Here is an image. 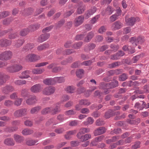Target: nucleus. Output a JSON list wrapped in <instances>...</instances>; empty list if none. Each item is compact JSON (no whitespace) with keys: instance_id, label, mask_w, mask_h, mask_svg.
Returning <instances> with one entry per match:
<instances>
[{"instance_id":"26","label":"nucleus","mask_w":149,"mask_h":149,"mask_svg":"<svg viewBox=\"0 0 149 149\" xmlns=\"http://www.w3.org/2000/svg\"><path fill=\"white\" fill-rule=\"evenodd\" d=\"M76 132L77 131L75 130L67 132L65 135V138L66 139L69 140L72 137V135L75 134Z\"/></svg>"},{"instance_id":"14","label":"nucleus","mask_w":149,"mask_h":149,"mask_svg":"<svg viewBox=\"0 0 149 149\" xmlns=\"http://www.w3.org/2000/svg\"><path fill=\"white\" fill-rule=\"evenodd\" d=\"M50 37L49 33H45L40 35L38 38V41L40 42H42L48 39Z\"/></svg>"},{"instance_id":"62","label":"nucleus","mask_w":149,"mask_h":149,"mask_svg":"<svg viewBox=\"0 0 149 149\" xmlns=\"http://www.w3.org/2000/svg\"><path fill=\"white\" fill-rule=\"evenodd\" d=\"M140 143L139 142H136L132 146V149H136L139 148L140 146Z\"/></svg>"},{"instance_id":"45","label":"nucleus","mask_w":149,"mask_h":149,"mask_svg":"<svg viewBox=\"0 0 149 149\" xmlns=\"http://www.w3.org/2000/svg\"><path fill=\"white\" fill-rule=\"evenodd\" d=\"M37 142L38 141L37 140L29 139L27 140L26 143L29 146H32L35 145Z\"/></svg>"},{"instance_id":"2","label":"nucleus","mask_w":149,"mask_h":149,"mask_svg":"<svg viewBox=\"0 0 149 149\" xmlns=\"http://www.w3.org/2000/svg\"><path fill=\"white\" fill-rule=\"evenodd\" d=\"M145 41L144 38L142 36H139L138 37H132L131 38V43L134 47L137 46L138 44H142Z\"/></svg>"},{"instance_id":"31","label":"nucleus","mask_w":149,"mask_h":149,"mask_svg":"<svg viewBox=\"0 0 149 149\" xmlns=\"http://www.w3.org/2000/svg\"><path fill=\"white\" fill-rule=\"evenodd\" d=\"M9 78L8 75H0V85L4 83Z\"/></svg>"},{"instance_id":"47","label":"nucleus","mask_w":149,"mask_h":149,"mask_svg":"<svg viewBox=\"0 0 149 149\" xmlns=\"http://www.w3.org/2000/svg\"><path fill=\"white\" fill-rule=\"evenodd\" d=\"M21 116H26L27 113V109L26 108H22L19 109Z\"/></svg>"},{"instance_id":"17","label":"nucleus","mask_w":149,"mask_h":149,"mask_svg":"<svg viewBox=\"0 0 149 149\" xmlns=\"http://www.w3.org/2000/svg\"><path fill=\"white\" fill-rule=\"evenodd\" d=\"M14 91L13 87L10 86H7L3 87L2 89V92L5 94H8L10 92Z\"/></svg>"},{"instance_id":"38","label":"nucleus","mask_w":149,"mask_h":149,"mask_svg":"<svg viewBox=\"0 0 149 149\" xmlns=\"http://www.w3.org/2000/svg\"><path fill=\"white\" fill-rule=\"evenodd\" d=\"M44 70L43 69L36 68L33 69L32 72L34 74H41L44 72Z\"/></svg>"},{"instance_id":"7","label":"nucleus","mask_w":149,"mask_h":149,"mask_svg":"<svg viewBox=\"0 0 149 149\" xmlns=\"http://www.w3.org/2000/svg\"><path fill=\"white\" fill-rule=\"evenodd\" d=\"M60 103H58L54 106L51 107L50 113L52 115H54L60 112Z\"/></svg>"},{"instance_id":"24","label":"nucleus","mask_w":149,"mask_h":149,"mask_svg":"<svg viewBox=\"0 0 149 149\" xmlns=\"http://www.w3.org/2000/svg\"><path fill=\"white\" fill-rule=\"evenodd\" d=\"M4 143L8 146H13L15 144V142L13 139L11 138H8L5 139Z\"/></svg>"},{"instance_id":"36","label":"nucleus","mask_w":149,"mask_h":149,"mask_svg":"<svg viewBox=\"0 0 149 149\" xmlns=\"http://www.w3.org/2000/svg\"><path fill=\"white\" fill-rule=\"evenodd\" d=\"M79 103L82 105L88 106L91 104L90 102L87 100L81 99L79 101Z\"/></svg>"},{"instance_id":"56","label":"nucleus","mask_w":149,"mask_h":149,"mask_svg":"<svg viewBox=\"0 0 149 149\" xmlns=\"http://www.w3.org/2000/svg\"><path fill=\"white\" fill-rule=\"evenodd\" d=\"M94 61V60H89L88 61H85L82 62L81 64L82 65H84L85 66H88L90 65Z\"/></svg>"},{"instance_id":"8","label":"nucleus","mask_w":149,"mask_h":149,"mask_svg":"<svg viewBox=\"0 0 149 149\" xmlns=\"http://www.w3.org/2000/svg\"><path fill=\"white\" fill-rule=\"evenodd\" d=\"M116 13L112 15L110 17V20L111 22H113L117 19L119 16L121 15V10L119 7H117L116 9Z\"/></svg>"},{"instance_id":"18","label":"nucleus","mask_w":149,"mask_h":149,"mask_svg":"<svg viewBox=\"0 0 149 149\" xmlns=\"http://www.w3.org/2000/svg\"><path fill=\"white\" fill-rule=\"evenodd\" d=\"M118 86V82L117 81L114 80L111 82L106 84L107 88L108 89L112 88Z\"/></svg>"},{"instance_id":"46","label":"nucleus","mask_w":149,"mask_h":149,"mask_svg":"<svg viewBox=\"0 0 149 149\" xmlns=\"http://www.w3.org/2000/svg\"><path fill=\"white\" fill-rule=\"evenodd\" d=\"M54 81L56 82L61 83L65 81L64 78L63 77L55 78H54Z\"/></svg>"},{"instance_id":"1","label":"nucleus","mask_w":149,"mask_h":149,"mask_svg":"<svg viewBox=\"0 0 149 149\" xmlns=\"http://www.w3.org/2000/svg\"><path fill=\"white\" fill-rule=\"evenodd\" d=\"M41 58L40 56L34 54H29L26 55L24 57V60L28 62H35L39 60Z\"/></svg>"},{"instance_id":"52","label":"nucleus","mask_w":149,"mask_h":149,"mask_svg":"<svg viewBox=\"0 0 149 149\" xmlns=\"http://www.w3.org/2000/svg\"><path fill=\"white\" fill-rule=\"evenodd\" d=\"M29 31L27 28L24 29L20 31V34L22 36H25L29 32Z\"/></svg>"},{"instance_id":"19","label":"nucleus","mask_w":149,"mask_h":149,"mask_svg":"<svg viewBox=\"0 0 149 149\" xmlns=\"http://www.w3.org/2000/svg\"><path fill=\"white\" fill-rule=\"evenodd\" d=\"M103 138L102 136L95 138L90 143L91 146H96L97 144V143L101 141Z\"/></svg>"},{"instance_id":"23","label":"nucleus","mask_w":149,"mask_h":149,"mask_svg":"<svg viewBox=\"0 0 149 149\" xmlns=\"http://www.w3.org/2000/svg\"><path fill=\"white\" fill-rule=\"evenodd\" d=\"M13 137L16 142L19 143H22L24 139V137L22 136L16 134L14 135Z\"/></svg>"},{"instance_id":"41","label":"nucleus","mask_w":149,"mask_h":149,"mask_svg":"<svg viewBox=\"0 0 149 149\" xmlns=\"http://www.w3.org/2000/svg\"><path fill=\"white\" fill-rule=\"evenodd\" d=\"M22 101V99L20 98H18L15 100L14 104L17 106H19L21 104Z\"/></svg>"},{"instance_id":"49","label":"nucleus","mask_w":149,"mask_h":149,"mask_svg":"<svg viewBox=\"0 0 149 149\" xmlns=\"http://www.w3.org/2000/svg\"><path fill=\"white\" fill-rule=\"evenodd\" d=\"M13 103V101L10 100H5L4 104L5 106L8 107L12 106Z\"/></svg>"},{"instance_id":"61","label":"nucleus","mask_w":149,"mask_h":149,"mask_svg":"<svg viewBox=\"0 0 149 149\" xmlns=\"http://www.w3.org/2000/svg\"><path fill=\"white\" fill-rule=\"evenodd\" d=\"M104 122L101 119H99L96 121V124L97 126H100L104 125Z\"/></svg>"},{"instance_id":"22","label":"nucleus","mask_w":149,"mask_h":149,"mask_svg":"<svg viewBox=\"0 0 149 149\" xmlns=\"http://www.w3.org/2000/svg\"><path fill=\"white\" fill-rule=\"evenodd\" d=\"M124 54V53L123 52L120 50L116 54L111 56V59L113 60L118 59L120 57L123 56Z\"/></svg>"},{"instance_id":"6","label":"nucleus","mask_w":149,"mask_h":149,"mask_svg":"<svg viewBox=\"0 0 149 149\" xmlns=\"http://www.w3.org/2000/svg\"><path fill=\"white\" fill-rule=\"evenodd\" d=\"M22 68L21 65L15 64L8 68L7 70L10 72H15L19 71Z\"/></svg>"},{"instance_id":"16","label":"nucleus","mask_w":149,"mask_h":149,"mask_svg":"<svg viewBox=\"0 0 149 149\" xmlns=\"http://www.w3.org/2000/svg\"><path fill=\"white\" fill-rule=\"evenodd\" d=\"M56 65H57V64L56 63H52L48 65L47 67L49 69L54 67L52 69V71L54 72H56L60 71L61 69V68L59 67H55Z\"/></svg>"},{"instance_id":"28","label":"nucleus","mask_w":149,"mask_h":149,"mask_svg":"<svg viewBox=\"0 0 149 149\" xmlns=\"http://www.w3.org/2000/svg\"><path fill=\"white\" fill-rule=\"evenodd\" d=\"M123 70L121 69L116 70H110L108 72V74H125L124 73L122 74Z\"/></svg>"},{"instance_id":"58","label":"nucleus","mask_w":149,"mask_h":149,"mask_svg":"<svg viewBox=\"0 0 149 149\" xmlns=\"http://www.w3.org/2000/svg\"><path fill=\"white\" fill-rule=\"evenodd\" d=\"M15 84L18 85H22L26 84L25 81H22L21 80H17L15 82Z\"/></svg>"},{"instance_id":"3","label":"nucleus","mask_w":149,"mask_h":149,"mask_svg":"<svg viewBox=\"0 0 149 149\" xmlns=\"http://www.w3.org/2000/svg\"><path fill=\"white\" fill-rule=\"evenodd\" d=\"M12 53L10 51H6L0 55V59L2 60H8L11 59Z\"/></svg>"},{"instance_id":"43","label":"nucleus","mask_w":149,"mask_h":149,"mask_svg":"<svg viewBox=\"0 0 149 149\" xmlns=\"http://www.w3.org/2000/svg\"><path fill=\"white\" fill-rule=\"evenodd\" d=\"M49 45L47 44H44L38 46L37 49L39 51H41L49 47Z\"/></svg>"},{"instance_id":"50","label":"nucleus","mask_w":149,"mask_h":149,"mask_svg":"<svg viewBox=\"0 0 149 149\" xmlns=\"http://www.w3.org/2000/svg\"><path fill=\"white\" fill-rule=\"evenodd\" d=\"M51 107H47L43 109L41 113L42 114H45L49 113H50Z\"/></svg>"},{"instance_id":"35","label":"nucleus","mask_w":149,"mask_h":149,"mask_svg":"<svg viewBox=\"0 0 149 149\" xmlns=\"http://www.w3.org/2000/svg\"><path fill=\"white\" fill-rule=\"evenodd\" d=\"M33 132V131L32 130L25 129L22 130V133L24 135H27L32 134Z\"/></svg>"},{"instance_id":"64","label":"nucleus","mask_w":149,"mask_h":149,"mask_svg":"<svg viewBox=\"0 0 149 149\" xmlns=\"http://www.w3.org/2000/svg\"><path fill=\"white\" fill-rule=\"evenodd\" d=\"M64 130L63 128H59L56 129L55 132L58 134L62 133L64 131Z\"/></svg>"},{"instance_id":"63","label":"nucleus","mask_w":149,"mask_h":149,"mask_svg":"<svg viewBox=\"0 0 149 149\" xmlns=\"http://www.w3.org/2000/svg\"><path fill=\"white\" fill-rule=\"evenodd\" d=\"M100 17V16L97 15L93 17L91 21V23L92 24H94L96 22L98 19Z\"/></svg>"},{"instance_id":"34","label":"nucleus","mask_w":149,"mask_h":149,"mask_svg":"<svg viewBox=\"0 0 149 149\" xmlns=\"http://www.w3.org/2000/svg\"><path fill=\"white\" fill-rule=\"evenodd\" d=\"M94 36V33L93 32H90L88 33L86 37L85 38L84 41L86 42H89L93 38Z\"/></svg>"},{"instance_id":"12","label":"nucleus","mask_w":149,"mask_h":149,"mask_svg":"<svg viewBox=\"0 0 149 149\" xmlns=\"http://www.w3.org/2000/svg\"><path fill=\"white\" fill-rule=\"evenodd\" d=\"M84 16L81 15L77 17L74 20V25L75 26H78L83 22Z\"/></svg>"},{"instance_id":"42","label":"nucleus","mask_w":149,"mask_h":149,"mask_svg":"<svg viewBox=\"0 0 149 149\" xmlns=\"http://www.w3.org/2000/svg\"><path fill=\"white\" fill-rule=\"evenodd\" d=\"M34 45L33 44H28L23 48V50L26 51L31 50L34 47Z\"/></svg>"},{"instance_id":"51","label":"nucleus","mask_w":149,"mask_h":149,"mask_svg":"<svg viewBox=\"0 0 149 149\" xmlns=\"http://www.w3.org/2000/svg\"><path fill=\"white\" fill-rule=\"evenodd\" d=\"M121 64V63L120 62H115L110 64L109 67L110 68H113L120 65Z\"/></svg>"},{"instance_id":"5","label":"nucleus","mask_w":149,"mask_h":149,"mask_svg":"<svg viewBox=\"0 0 149 149\" xmlns=\"http://www.w3.org/2000/svg\"><path fill=\"white\" fill-rule=\"evenodd\" d=\"M55 91V87L52 86H47L44 89L42 93L44 95H49L53 94Z\"/></svg>"},{"instance_id":"15","label":"nucleus","mask_w":149,"mask_h":149,"mask_svg":"<svg viewBox=\"0 0 149 149\" xmlns=\"http://www.w3.org/2000/svg\"><path fill=\"white\" fill-rule=\"evenodd\" d=\"M123 26V24L118 21L113 23L111 26V29L112 30H116L121 28Z\"/></svg>"},{"instance_id":"29","label":"nucleus","mask_w":149,"mask_h":149,"mask_svg":"<svg viewBox=\"0 0 149 149\" xmlns=\"http://www.w3.org/2000/svg\"><path fill=\"white\" fill-rule=\"evenodd\" d=\"M144 56V54L142 53L134 56L132 59V63H136L140 58H142Z\"/></svg>"},{"instance_id":"54","label":"nucleus","mask_w":149,"mask_h":149,"mask_svg":"<svg viewBox=\"0 0 149 149\" xmlns=\"http://www.w3.org/2000/svg\"><path fill=\"white\" fill-rule=\"evenodd\" d=\"M78 124V121L77 120L71 121L69 123V125L72 126H75Z\"/></svg>"},{"instance_id":"30","label":"nucleus","mask_w":149,"mask_h":149,"mask_svg":"<svg viewBox=\"0 0 149 149\" xmlns=\"http://www.w3.org/2000/svg\"><path fill=\"white\" fill-rule=\"evenodd\" d=\"M85 10L84 6L82 3H81L78 6L77 12L79 14H81L84 12Z\"/></svg>"},{"instance_id":"13","label":"nucleus","mask_w":149,"mask_h":149,"mask_svg":"<svg viewBox=\"0 0 149 149\" xmlns=\"http://www.w3.org/2000/svg\"><path fill=\"white\" fill-rule=\"evenodd\" d=\"M106 129L104 127H100L96 129L94 132L95 136L99 135L102 134L106 132Z\"/></svg>"},{"instance_id":"37","label":"nucleus","mask_w":149,"mask_h":149,"mask_svg":"<svg viewBox=\"0 0 149 149\" xmlns=\"http://www.w3.org/2000/svg\"><path fill=\"white\" fill-rule=\"evenodd\" d=\"M41 109V107L40 106H38L34 107L31 109L30 111V113L31 114H33L38 112Z\"/></svg>"},{"instance_id":"53","label":"nucleus","mask_w":149,"mask_h":149,"mask_svg":"<svg viewBox=\"0 0 149 149\" xmlns=\"http://www.w3.org/2000/svg\"><path fill=\"white\" fill-rule=\"evenodd\" d=\"M81 64L79 61H77L72 64L71 67L72 68H76L80 66Z\"/></svg>"},{"instance_id":"9","label":"nucleus","mask_w":149,"mask_h":149,"mask_svg":"<svg viewBox=\"0 0 149 149\" xmlns=\"http://www.w3.org/2000/svg\"><path fill=\"white\" fill-rule=\"evenodd\" d=\"M37 101V100L36 96L31 95L26 100V103L28 105H32L36 103Z\"/></svg>"},{"instance_id":"57","label":"nucleus","mask_w":149,"mask_h":149,"mask_svg":"<svg viewBox=\"0 0 149 149\" xmlns=\"http://www.w3.org/2000/svg\"><path fill=\"white\" fill-rule=\"evenodd\" d=\"M82 44V42H79L74 44L73 47L75 49H78L79 48Z\"/></svg>"},{"instance_id":"4","label":"nucleus","mask_w":149,"mask_h":149,"mask_svg":"<svg viewBox=\"0 0 149 149\" xmlns=\"http://www.w3.org/2000/svg\"><path fill=\"white\" fill-rule=\"evenodd\" d=\"M140 19L138 17H132L128 18L126 17L125 18V21L126 23L128 25L132 26L136 22H139Z\"/></svg>"},{"instance_id":"39","label":"nucleus","mask_w":149,"mask_h":149,"mask_svg":"<svg viewBox=\"0 0 149 149\" xmlns=\"http://www.w3.org/2000/svg\"><path fill=\"white\" fill-rule=\"evenodd\" d=\"M96 89L97 88L96 86H92L91 87L90 89L87 90L85 94L86 96V97L89 96L91 92Z\"/></svg>"},{"instance_id":"27","label":"nucleus","mask_w":149,"mask_h":149,"mask_svg":"<svg viewBox=\"0 0 149 149\" xmlns=\"http://www.w3.org/2000/svg\"><path fill=\"white\" fill-rule=\"evenodd\" d=\"M94 122L93 119L91 117H88L86 120L84 121L82 123L85 125L87 126L89 125L92 124Z\"/></svg>"},{"instance_id":"10","label":"nucleus","mask_w":149,"mask_h":149,"mask_svg":"<svg viewBox=\"0 0 149 149\" xmlns=\"http://www.w3.org/2000/svg\"><path fill=\"white\" fill-rule=\"evenodd\" d=\"M42 88L41 85L38 84L32 86L31 89V91L33 93H37L41 91Z\"/></svg>"},{"instance_id":"11","label":"nucleus","mask_w":149,"mask_h":149,"mask_svg":"<svg viewBox=\"0 0 149 149\" xmlns=\"http://www.w3.org/2000/svg\"><path fill=\"white\" fill-rule=\"evenodd\" d=\"M96 8L95 7H93L87 10L84 14L85 19H88L89 18L96 12Z\"/></svg>"},{"instance_id":"44","label":"nucleus","mask_w":149,"mask_h":149,"mask_svg":"<svg viewBox=\"0 0 149 149\" xmlns=\"http://www.w3.org/2000/svg\"><path fill=\"white\" fill-rule=\"evenodd\" d=\"M91 137V135L90 134H86L82 136L81 141L82 142L85 141L90 139Z\"/></svg>"},{"instance_id":"20","label":"nucleus","mask_w":149,"mask_h":149,"mask_svg":"<svg viewBox=\"0 0 149 149\" xmlns=\"http://www.w3.org/2000/svg\"><path fill=\"white\" fill-rule=\"evenodd\" d=\"M43 82L45 84L47 85H53L55 84V82L54 81V78H47L44 79L43 81Z\"/></svg>"},{"instance_id":"59","label":"nucleus","mask_w":149,"mask_h":149,"mask_svg":"<svg viewBox=\"0 0 149 149\" xmlns=\"http://www.w3.org/2000/svg\"><path fill=\"white\" fill-rule=\"evenodd\" d=\"M24 41L23 40H17V42L15 44V45L17 47H19L22 46L24 42Z\"/></svg>"},{"instance_id":"33","label":"nucleus","mask_w":149,"mask_h":149,"mask_svg":"<svg viewBox=\"0 0 149 149\" xmlns=\"http://www.w3.org/2000/svg\"><path fill=\"white\" fill-rule=\"evenodd\" d=\"M65 90L68 93H72L75 91V88L73 86H68Z\"/></svg>"},{"instance_id":"21","label":"nucleus","mask_w":149,"mask_h":149,"mask_svg":"<svg viewBox=\"0 0 149 149\" xmlns=\"http://www.w3.org/2000/svg\"><path fill=\"white\" fill-rule=\"evenodd\" d=\"M120 113L119 111L114 112L113 110L109 111L105 113V118H108L111 117L113 116L116 115H119Z\"/></svg>"},{"instance_id":"48","label":"nucleus","mask_w":149,"mask_h":149,"mask_svg":"<svg viewBox=\"0 0 149 149\" xmlns=\"http://www.w3.org/2000/svg\"><path fill=\"white\" fill-rule=\"evenodd\" d=\"M58 123L56 122L55 121V119L54 118H51L46 123V124L47 125H49L51 124H53L54 125H56Z\"/></svg>"},{"instance_id":"25","label":"nucleus","mask_w":149,"mask_h":149,"mask_svg":"<svg viewBox=\"0 0 149 149\" xmlns=\"http://www.w3.org/2000/svg\"><path fill=\"white\" fill-rule=\"evenodd\" d=\"M11 43V41L6 39H1L0 40V45L2 47L9 46Z\"/></svg>"},{"instance_id":"40","label":"nucleus","mask_w":149,"mask_h":149,"mask_svg":"<svg viewBox=\"0 0 149 149\" xmlns=\"http://www.w3.org/2000/svg\"><path fill=\"white\" fill-rule=\"evenodd\" d=\"M114 11V9L111 6H109L106 9L105 12L104 14H107L110 15Z\"/></svg>"},{"instance_id":"60","label":"nucleus","mask_w":149,"mask_h":149,"mask_svg":"<svg viewBox=\"0 0 149 149\" xmlns=\"http://www.w3.org/2000/svg\"><path fill=\"white\" fill-rule=\"evenodd\" d=\"M76 113L74 110H70L65 111V114L67 116H70L74 115Z\"/></svg>"},{"instance_id":"55","label":"nucleus","mask_w":149,"mask_h":149,"mask_svg":"<svg viewBox=\"0 0 149 149\" xmlns=\"http://www.w3.org/2000/svg\"><path fill=\"white\" fill-rule=\"evenodd\" d=\"M13 20V19L10 18H8L4 19L3 21V23L4 25L9 24Z\"/></svg>"},{"instance_id":"32","label":"nucleus","mask_w":149,"mask_h":149,"mask_svg":"<svg viewBox=\"0 0 149 149\" xmlns=\"http://www.w3.org/2000/svg\"><path fill=\"white\" fill-rule=\"evenodd\" d=\"M40 26V24H35L31 25L29 26L28 28H27L28 30L29 31H33L38 28Z\"/></svg>"}]
</instances>
